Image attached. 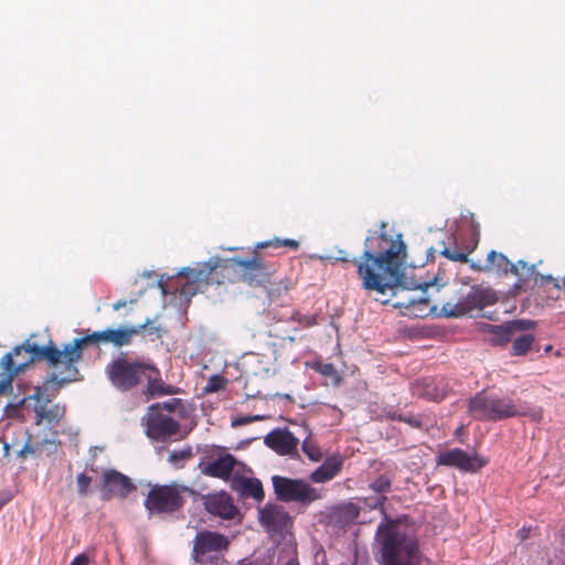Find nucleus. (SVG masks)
<instances>
[{"label":"nucleus","mask_w":565,"mask_h":565,"mask_svg":"<svg viewBox=\"0 0 565 565\" xmlns=\"http://www.w3.org/2000/svg\"><path fill=\"white\" fill-rule=\"evenodd\" d=\"M387 224L381 223V232H372L364 241V250L360 257L339 250L337 260L353 263L362 286L366 290L385 295L401 284V268L406 256V246L402 235L393 237L385 233Z\"/></svg>","instance_id":"f257e3e1"},{"label":"nucleus","mask_w":565,"mask_h":565,"mask_svg":"<svg viewBox=\"0 0 565 565\" xmlns=\"http://www.w3.org/2000/svg\"><path fill=\"white\" fill-rule=\"evenodd\" d=\"M86 339H74L60 350L54 344L43 347L29 342L17 345L0 360V395L12 388L15 376L24 372L36 360H45L50 369L49 382L58 387L77 380L76 363L82 359V349Z\"/></svg>","instance_id":"f03ea898"},{"label":"nucleus","mask_w":565,"mask_h":565,"mask_svg":"<svg viewBox=\"0 0 565 565\" xmlns=\"http://www.w3.org/2000/svg\"><path fill=\"white\" fill-rule=\"evenodd\" d=\"M230 270L227 264L210 259L195 267H184L175 276L160 275L156 286L161 290L163 308L172 315H185L191 298L207 292L211 286H223Z\"/></svg>","instance_id":"7ed1b4c3"},{"label":"nucleus","mask_w":565,"mask_h":565,"mask_svg":"<svg viewBox=\"0 0 565 565\" xmlns=\"http://www.w3.org/2000/svg\"><path fill=\"white\" fill-rule=\"evenodd\" d=\"M468 414L478 420L499 422L511 417H527L540 423L543 419V408L533 407L520 399L509 396L478 392L469 399Z\"/></svg>","instance_id":"20e7f679"},{"label":"nucleus","mask_w":565,"mask_h":565,"mask_svg":"<svg viewBox=\"0 0 565 565\" xmlns=\"http://www.w3.org/2000/svg\"><path fill=\"white\" fill-rule=\"evenodd\" d=\"M383 565H418V544L397 524L380 527Z\"/></svg>","instance_id":"39448f33"},{"label":"nucleus","mask_w":565,"mask_h":565,"mask_svg":"<svg viewBox=\"0 0 565 565\" xmlns=\"http://www.w3.org/2000/svg\"><path fill=\"white\" fill-rule=\"evenodd\" d=\"M192 493L191 488L175 482L162 486L154 484L147 494L145 508L150 514L173 513L184 505V495Z\"/></svg>","instance_id":"423d86ee"},{"label":"nucleus","mask_w":565,"mask_h":565,"mask_svg":"<svg viewBox=\"0 0 565 565\" xmlns=\"http://www.w3.org/2000/svg\"><path fill=\"white\" fill-rule=\"evenodd\" d=\"M146 372L159 374V370L152 363L130 361L125 358L114 360L106 367V374L110 383L119 391L127 392L136 387Z\"/></svg>","instance_id":"0eeeda50"},{"label":"nucleus","mask_w":565,"mask_h":565,"mask_svg":"<svg viewBox=\"0 0 565 565\" xmlns=\"http://www.w3.org/2000/svg\"><path fill=\"white\" fill-rule=\"evenodd\" d=\"M271 483L277 500L309 505L321 499V493L303 479L273 476Z\"/></svg>","instance_id":"6e6552de"},{"label":"nucleus","mask_w":565,"mask_h":565,"mask_svg":"<svg viewBox=\"0 0 565 565\" xmlns=\"http://www.w3.org/2000/svg\"><path fill=\"white\" fill-rule=\"evenodd\" d=\"M498 300L499 296L494 289L482 285H475L457 303H445L443 306V312L447 318H458L472 310H483L497 303Z\"/></svg>","instance_id":"1a4fd4ad"},{"label":"nucleus","mask_w":565,"mask_h":565,"mask_svg":"<svg viewBox=\"0 0 565 565\" xmlns=\"http://www.w3.org/2000/svg\"><path fill=\"white\" fill-rule=\"evenodd\" d=\"M154 320H147L146 323L138 327H125L119 329H106L103 331L94 332L90 337L85 338L86 343L89 340L95 342L111 343L115 347L128 345L132 342L134 338L140 333L153 335L151 340L159 339L161 329L153 326Z\"/></svg>","instance_id":"9d476101"},{"label":"nucleus","mask_w":565,"mask_h":565,"mask_svg":"<svg viewBox=\"0 0 565 565\" xmlns=\"http://www.w3.org/2000/svg\"><path fill=\"white\" fill-rule=\"evenodd\" d=\"M536 327L535 320H509L504 324L493 326L482 322L479 324V330L488 334L487 342L493 347L507 345L515 331H523L534 329Z\"/></svg>","instance_id":"9b49d317"},{"label":"nucleus","mask_w":565,"mask_h":565,"mask_svg":"<svg viewBox=\"0 0 565 565\" xmlns=\"http://www.w3.org/2000/svg\"><path fill=\"white\" fill-rule=\"evenodd\" d=\"M413 396L439 403L450 393L449 381L444 376H423L409 383Z\"/></svg>","instance_id":"f8f14e48"},{"label":"nucleus","mask_w":565,"mask_h":565,"mask_svg":"<svg viewBox=\"0 0 565 565\" xmlns=\"http://www.w3.org/2000/svg\"><path fill=\"white\" fill-rule=\"evenodd\" d=\"M228 546L230 540L224 534L202 530L194 537L192 557L195 562L202 563L206 554L224 552Z\"/></svg>","instance_id":"ddd939ff"},{"label":"nucleus","mask_w":565,"mask_h":565,"mask_svg":"<svg viewBox=\"0 0 565 565\" xmlns=\"http://www.w3.org/2000/svg\"><path fill=\"white\" fill-rule=\"evenodd\" d=\"M135 490L136 486L126 475L115 469H108L103 472L100 492L104 501H108L111 498L126 499Z\"/></svg>","instance_id":"4468645a"},{"label":"nucleus","mask_w":565,"mask_h":565,"mask_svg":"<svg viewBox=\"0 0 565 565\" xmlns=\"http://www.w3.org/2000/svg\"><path fill=\"white\" fill-rule=\"evenodd\" d=\"M180 430V423L161 412H149L146 417V434L157 441H166Z\"/></svg>","instance_id":"2eb2a0df"},{"label":"nucleus","mask_w":565,"mask_h":565,"mask_svg":"<svg viewBox=\"0 0 565 565\" xmlns=\"http://www.w3.org/2000/svg\"><path fill=\"white\" fill-rule=\"evenodd\" d=\"M437 463L440 466L456 467L466 472H477L486 466L487 462L478 456H471L460 448H454L440 452L437 457Z\"/></svg>","instance_id":"dca6fc26"},{"label":"nucleus","mask_w":565,"mask_h":565,"mask_svg":"<svg viewBox=\"0 0 565 565\" xmlns=\"http://www.w3.org/2000/svg\"><path fill=\"white\" fill-rule=\"evenodd\" d=\"M233 262L239 267L242 280L249 286H262L268 281V273L260 258H234Z\"/></svg>","instance_id":"f3484780"},{"label":"nucleus","mask_w":565,"mask_h":565,"mask_svg":"<svg viewBox=\"0 0 565 565\" xmlns=\"http://www.w3.org/2000/svg\"><path fill=\"white\" fill-rule=\"evenodd\" d=\"M470 268L480 273L494 271L498 275L504 276L509 273L515 276L520 275V273H518V266L512 264L504 254L498 253L495 250H491L488 254L484 264L470 262Z\"/></svg>","instance_id":"a211bd4d"},{"label":"nucleus","mask_w":565,"mask_h":565,"mask_svg":"<svg viewBox=\"0 0 565 565\" xmlns=\"http://www.w3.org/2000/svg\"><path fill=\"white\" fill-rule=\"evenodd\" d=\"M259 521L270 532H282L291 524L289 514L277 504H266L259 512Z\"/></svg>","instance_id":"6ab92c4d"},{"label":"nucleus","mask_w":565,"mask_h":565,"mask_svg":"<svg viewBox=\"0 0 565 565\" xmlns=\"http://www.w3.org/2000/svg\"><path fill=\"white\" fill-rule=\"evenodd\" d=\"M265 445L280 456L291 455L297 450L299 440L288 429H274L264 439Z\"/></svg>","instance_id":"aec40b11"},{"label":"nucleus","mask_w":565,"mask_h":565,"mask_svg":"<svg viewBox=\"0 0 565 565\" xmlns=\"http://www.w3.org/2000/svg\"><path fill=\"white\" fill-rule=\"evenodd\" d=\"M204 507L209 513L225 520L234 519L238 512L232 498L223 491L206 495Z\"/></svg>","instance_id":"412c9836"},{"label":"nucleus","mask_w":565,"mask_h":565,"mask_svg":"<svg viewBox=\"0 0 565 565\" xmlns=\"http://www.w3.org/2000/svg\"><path fill=\"white\" fill-rule=\"evenodd\" d=\"M343 463L344 460L340 454L329 456L310 473L309 479L315 483H326L334 479L342 471Z\"/></svg>","instance_id":"4be33fe9"},{"label":"nucleus","mask_w":565,"mask_h":565,"mask_svg":"<svg viewBox=\"0 0 565 565\" xmlns=\"http://www.w3.org/2000/svg\"><path fill=\"white\" fill-rule=\"evenodd\" d=\"M29 398H35L38 401V404L34 407L38 425L42 422H46L49 425H57L65 415V406L55 404L47 408L49 399L41 403V395L39 392L29 396Z\"/></svg>","instance_id":"5701e85b"},{"label":"nucleus","mask_w":565,"mask_h":565,"mask_svg":"<svg viewBox=\"0 0 565 565\" xmlns=\"http://www.w3.org/2000/svg\"><path fill=\"white\" fill-rule=\"evenodd\" d=\"M232 489L244 498H253L260 502L265 498V492L260 480L256 478L235 477L232 480Z\"/></svg>","instance_id":"b1692460"},{"label":"nucleus","mask_w":565,"mask_h":565,"mask_svg":"<svg viewBox=\"0 0 565 565\" xmlns=\"http://www.w3.org/2000/svg\"><path fill=\"white\" fill-rule=\"evenodd\" d=\"M360 510V505L354 502L341 503L331 510L330 521L335 526L345 527L356 521Z\"/></svg>","instance_id":"393cba45"},{"label":"nucleus","mask_w":565,"mask_h":565,"mask_svg":"<svg viewBox=\"0 0 565 565\" xmlns=\"http://www.w3.org/2000/svg\"><path fill=\"white\" fill-rule=\"evenodd\" d=\"M236 465L234 456L226 454L210 461L202 470L205 476L227 480Z\"/></svg>","instance_id":"a878e982"},{"label":"nucleus","mask_w":565,"mask_h":565,"mask_svg":"<svg viewBox=\"0 0 565 565\" xmlns=\"http://www.w3.org/2000/svg\"><path fill=\"white\" fill-rule=\"evenodd\" d=\"M152 372H146V379L148 381L147 384V392L150 396H163V395H175L179 394L180 388L166 384L160 379V373L157 375V373H153L154 376L151 374Z\"/></svg>","instance_id":"bb28decb"},{"label":"nucleus","mask_w":565,"mask_h":565,"mask_svg":"<svg viewBox=\"0 0 565 565\" xmlns=\"http://www.w3.org/2000/svg\"><path fill=\"white\" fill-rule=\"evenodd\" d=\"M534 342V335L526 333L514 339L511 349V355L523 356L525 355Z\"/></svg>","instance_id":"cd10ccee"},{"label":"nucleus","mask_w":565,"mask_h":565,"mask_svg":"<svg viewBox=\"0 0 565 565\" xmlns=\"http://www.w3.org/2000/svg\"><path fill=\"white\" fill-rule=\"evenodd\" d=\"M193 457L192 447L188 446L181 450H173L168 457V461L177 469L184 467V463Z\"/></svg>","instance_id":"c85d7f7f"},{"label":"nucleus","mask_w":565,"mask_h":565,"mask_svg":"<svg viewBox=\"0 0 565 565\" xmlns=\"http://www.w3.org/2000/svg\"><path fill=\"white\" fill-rule=\"evenodd\" d=\"M301 449L305 455L309 458V460L313 462H318L322 459V452L317 443L308 436L301 445Z\"/></svg>","instance_id":"c756f323"},{"label":"nucleus","mask_w":565,"mask_h":565,"mask_svg":"<svg viewBox=\"0 0 565 565\" xmlns=\"http://www.w3.org/2000/svg\"><path fill=\"white\" fill-rule=\"evenodd\" d=\"M300 244L298 241L296 239H291V238H285V239H279V238H274V239H270V241H266V242H263V243H259L257 244V247L258 248H267V247H274V248H279V247H288L292 250H297L299 248Z\"/></svg>","instance_id":"7c9ffc66"},{"label":"nucleus","mask_w":565,"mask_h":565,"mask_svg":"<svg viewBox=\"0 0 565 565\" xmlns=\"http://www.w3.org/2000/svg\"><path fill=\"white\" fill-rule=\"evenodd\" d=\"M370 489L377 495H385L392 489V479L386 475H381L370 483Z\"/></svg>","instance_id":"2f4dec72"},{"label":"nucleus","mask_w":565,"mask_h":565,"mask_svg":"<svg viewBox=\"0 0 565 565\" xmlns=\"http://www.w3.org/2000/svg\"><path fill=\"white\" fill-rule=\"evenodd\" d=\"M178 407H182V401L180 398H172L168 402L156 403L149 407V412H161L167 411L169 413L175 412Z\"/></svg>","instance_id":"473e14b6"},{"label":"nucleus","mask_w":565,"mask_h":565,"mask_svg":"<svg viewBox=\"0 0 565 565\" xmlns=\"http://www.w3.org/2000/svg\"><path fill=\"white\" fill-rule=\"evenodd\" d=\"M225 384H226V380L221 376V375H212L205 387H204V392L205 393H214V392H217V391H221V390H224L225 388Z\"/></svg>","instance_id":"72a5a7b5"},{"label":"nucleus","mask_w":565,"mask_h":565,"mask_svg":"<svg viewBox=\"0 0 565 565\" xmlns=\"http://www.w3.org/2000/svg\"><path fill=\"white\" fill-rule=\"evenodd\" d=\"M386 495H374V497H365L362 499L365 507L370 510L380 509L384 513V503L386 501Z\"/></svg>","instance_id":"f704fd0d"},{"label":"nucleus","mask_w":565,"mask_h":565,"mask_svg":"<svg viewBox=\"0 0 565 565\" xmlns=\"http://www.w3.org/2000/svg\"><path fill=\"white\" fill-rule=\"evenodd\" d=\"M441 255L445 256L447 259L449 260H452V262H459V263H469V258H468V253L466 252H460V250H457V249H450V248H445L443 252H441Z\"/></svg>","instance_id":"c9c22d12"},{"label":"nucleus","mask_w":565,"mask_h":565,"mask_svg":"<svg viewBox=\"0 0 565 565\" xmlns=\"http://www.w3.org/2000/svg\"><path fill=\"white\" fill-rule=\"evenodd\" d=\"M315 371L326 377L338 379V372L332 363L318 362L313 366Z\"/></svg>","instance_id":"e433bc0d"},{"label":"nucleus","mask_w":565,"mask_h":565,"mask_svg":"<svg viewBox=\"0 0 565 565\" xmlns=\"http://www.w3.org/2000/svg\"><path fill=\"white\" fill-rule=\"evenodd\" d=\"M77 482V492L81 497H85L89 492V487L92 483V478L85 473H79L76 478Z\"/></svg>","instance_id":"4c0bfd02"},{"label":"nucleus","mask_w":565,"mask_h":565,"mask_svg":"<svg viewBox=\"0 0 565 565\" xmlns=\"http://www.w3.org/2000/svg\"><path fill=\"white\" fill-rule=\"evenodd\" d=\"M435 335H436V332L430 327L413 328L408 332V337L411 339L430 338V337H435Z\"/></svg>","instance_id":"58836bf2"},{"label":"nucleus","mask_w":565,"mask_h":565,"mask_svg":"<svg viewBox=\"0 0 565 565\" xmlns=\"http://www.w3.org/2000/svg\"><path fill=\"white\" fill-rule=\"evenodd\" d=\"M138 306V299L137 298H131L129 301H126V300H120V301H117L116 303H114L113 308L114 310H119L120 308H127L128 307V310L125 312V315H128V313H131L132 310H134V307Z\"/></svg>","instance_id":"ea45409f"},{"label":"nucleus","mask_w":565,"mask_h":565,"mask_svg":"<svg viewBox=\"0 0 565 565\" xmlns=\"http://www.w3.org/2000/svg\"><path fill=\"white\" fill-rule=\"evenodd\" d=\"M263 419V416L260 415H254V416H239L237 418H235L233 422H232V426L233 427H236V426H243V425H247V424H250L253 422H256V420H260Z\"/></svg>","instance_id":"a19ab883"},{"label":"nucleus","mask_w":565,"mask_h":565,"mask_svg":"<svg viewBox=\"0 0 565 565\" xmlns=\"http://www.w3.org/2000/svg\"><path fill=\"white\" fill-rule=\"evenodd\" d=\"M397 419L399 422H404V423L408 424L409 426H412L414 428L422 427V420L419 419V417L414 416V415H399L397 417Z\"/></svg>","instance_id":"79ce46f5"},{"label":"nucleus","mask_w":565,"mask_h":565,"mask_svg":"<svg viewBox=\"0 0 565 565\" xmlns=\"http://www.w3.org/2000/svg\"><path fill=\"white\" fill-rule=\"evenodd\" d=\"M429 300L426 299V298H420L418 300H415V299H411L407 303H404V302H396L394 303L393 306L395 308H402V307H405V308H409L411 306H414L416 303H419V305H428Z\"/></svg>","instance_id":"37998d69"},{"label":"nucleus","mask_w":565,"mask_h":565,"mask_svg":"<svg viewBox=\"0 0 565 565\" xmlns=\"http://www.w3.org/2000/svg\"><path fill=\"white\" fill-rule=\"evenodd\" d=\"M90 559L86 553L77 555L70 565H89Z\"/></svg>","instance_id":"c03bdc74"},{"label":"nucleus","mask_w":565,"mask_h":565,"mask_svg":"<svg viewBox=\"0 0 565 565\" xmlns=\"http://www.w3.org/2000/svg\"><path fill=\"white\" fill-rule=\"evenodd\" d=\"M543 280H545L546 282L553 284V286L557 289L561 288L558 280L551 275L544 276Z\"/></svg>","instance_id":"a18cd8bd"},{"label":"nucleus","mask_w":565,"mask_h":565,"mask_svg":"<svg viewBox=\"0 0 565 565\" xmlns=\"http://www.w3.org/2000/svg\"><path fill=\"white\" fill-rule=\"evenodd\" d=\"M515 266H518V269L521 267L522 269L526 268L527 264L526 262L524 260H519L518 264H515Z\"/></svg>","instance_id":"49530a36"},{"label":"nucleus","mask_w":565,"mask_h":565,"mask_svg":"<svg viewBox=\"0 0 565 565\" xmlns=\"http://www.w3.org/2000/svg\"><path fill=\"white\" fill-rule=\"evenodd\" d=\"M152 275H153V273H152V271H143V273L141 274V277H142V278H147V279H149V278H151V277H152Z\"/></svg>","instance_id":"de8ad7c7"},{"label":"nucleus","mask_w":565,"mask_h":565,"mask_svg":"<svg viewBox=\"0 0 565 565\" xmlns=\"http://www.w3.org/2000/svg\"><path fill=\"white\" fill-rule=\"evenodd\" d=\"M21 452H22V454H25V452H32V449H31V447H30L29 445H25V446L23 447V449L21 450Z\"/></svg>","instance_id":"09e8293b"},{"label":"nucleus","mask_w":565,"mask_h":565,"mask_svg":"<svg viewBox=\"0 0 565 565\" xmlns=\"http://www.w3.org/2000/svg\"><path fill=\"white\" fill-rule=\"evenodd\" d=\"M552 349H553V347L551 344H548L545 347L544 351H545V353H548L552 351Z\"/></svg>","instance_id":"8fccbe9b"},{"label":"nucleus","mask_w":565,"mask_h":565,"mask_svg":"<svg viewBox=\"0 0 565 565\" xmlns=\"http://www.w3.org/2000/svg\"><path fill=\"white\" fill-rule=\"evenodd\" d=\"M561 536L563 539V544L565 545V529L561 531Z\"/></svg>","instance_id":"3c124183"},{"label":"nucleus","mask_w":565,"mask_h":565,"mask_svg":"<svg viewBox=\"0 0 565 565\" xmlns=\"http://www.w3.org/2000/svg\"><path fill=\"white\" fill-rule=\"evenodd\" d=\"M423 287L428 288L429 284L418 285L416 288H420L422 289Z\"/></svg>","instance_id":"603ef678"},{"label":"nucleus","mask_w":565,"mask_h":565,"mask_svg":"<svg viewBox=\"0 0 565 565\" xmlns=\"http://www.w3.org/2000/svg\"><path fill=\"white\" fill-rule=\"evenodd\" d=\"M286 565H298V563H295V562H292V561H289V562H287V564H286Z\"/></svg>","instance_id":"864d4df0"},{"label":"nucleus","mask_w":565,"mask_h":565,"mask_svg":"<svg viewBox=\"0 0 565 565\" xmlns=\"http://www.w3.org/2000/svg\"><path fill=\"white\" fill-rule=\"evenodd\" d=\"M525 537H526V534H525L524 530H522L521 539L523 540Z\"/></svg>","instance_id":"5fc2aeb1"},{"label":"nucleus","mask_w":565,"mask_h":565,"mask_svg":"<svg viewBox=\"0 0 565 565\" xmlns=\"http://www.w3.org/2000/svg\"><path fill=\"white\" fill-rule=\"evenodd\" d=\"M562 285H563V289H564V291H565V276L563 277Z\"/></svg>","instance_id":"6e6d98bb"},{"label":"nucleus","mask_w":565,"mask_h":565,"mask_svg":"<svg viewBox=\"0 0 565 565\" xmlns=\"http://www.w3.org/2000/svg\"><path fill=\"white\" fill-rule=\"evenodd\" d=\"M481 318H486V316L482 315ZM490 318H491L490 316H487V319H490Z\"/></svg>","instance_id":"4d7b16f0"}]
</instances>
